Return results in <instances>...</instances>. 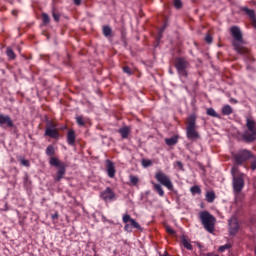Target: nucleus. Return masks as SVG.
Returning a JSON list of instances; mask_svg holds the SVG:
<instances>
[{
	"instance_id": "obj_2",
	"label": "nucleus",
	"mask_w": 256,
	"mask_h": 256,
	"mask_svg": "<svg viewBox=\"0 0 256 256\" xmlns=\"http://www.w3.org/2000/svg\"><path fill=\"white\" fill-rule=\"evenodd\" d=\"M230 33L233 37L232 46L234 51L238 53V55H249V48L243 46L245 45V40H243V33L238 26H232L230 28Z\"/></svg>"
},
{
	"instance_id": "obj_22",
	"label": "nucleus",
	"mask_w": 256,
	"mask_h": 256,
	"mask_svg": "<svg viewBox=\"0 0 256 256\" xmlns=\"http://www.w3.org/2000/svg\"><path fill=\"white\" fill-rule=\"evenodd\" d=\"M181 243L185 249L188 251H193V245H191V242L185 236H182Z\"/></svg>"
},
{
	"instance_id": "obj_18",
	"label": "nucleus",
	"mask_w": 256,
	"mask_h": 256,
	"mask_svg": "<svg viewBox=\"0 0 256 256\" xmlns=\"http://www.w3.org/2000/svg\"><path fill=\"white\" fill-rule=\"evenodd\" d=\"M75 119L79 127H85V125H87V123L89 122V119L83 117V115L76 116Z\"/></svg>"
},
{
	"instance_id": "obj_13",
	"label": "nucleus",
	"mask_w": 256,
	"mask_h": 256,
	"mask_svg": "<svg viewBox=\"0 0 256 256\" xmlns=\"http://www.w3.org/2000/svg\"><path fill=\"white\" fill-rule=\"evenodd\" d=\"M239 232V223L235 219L229 220V233L230 235H237Z\"/></svg>"
},
{
	"instance_id": "obj_34",
	"label": "nucleus",
	"mask_w": 256,
	"mask_h": 256,
	"mask_svg": "<svg viewBox=\"0 0 256 256\" xmlns=\"http://www.w3.org/2000/svg\"><path fill=\"white\" fill-rule=\"evenodd\" d=\"M20 163L23 165V167H31V163H29V160L25 158H20Z\"/></svg>"
},
{
	"instance_id": "obj_38",
	"label": "nucleus",
	"mask_w": 256,
	"mask_h": 256,
	"mask_svg": "<svg viewBox=\"0 0 256 256\" xmlns=\"http://www.w3.org/2000/svg\"><path fill=\"white\" fill-rule=\"evenodd\" d=\"M123 71L124 73H126L127 75H133V71L131 70V68L129 66H124L123 67Z\"/></svg>"
},
{
	"instance_id": "obj_4",
	"label": "nucleus",
	"mask_w": 256,
	"mask_h": 256,
	"mask_svg": "<svg viewBox=\"0 0 256 256\" xmlns=\"http://www.w3.org/2000/svg\"><path fill=\"white\" fill-rule=\"evenodd\" d=\"M198 219L204 227L205 231L207 233H215V225H217V218L213 216L209 211L207 210H202L198 213Z\"/></svg>"
},
{
	"instance_id": "obj_21",
	"label": "nucleus",
	"mask_w": 256,
	"mask_h": 256,
	"mask_svg": "<svg viewBox=\"0 0 256 256\" xmlns=\"http://www.w3.org/2000/svg\"><path fill=\"white\" fill-rule=\"evenodd\" d=\"M178 142H179V136H173L171 138H166L165 139V143L169 147H172V145H177Z\"/></svg>"
},
{
	"instance_id": "obj_15",
	"label": "nucleus",
	"mask_w": 256,
	"mask_h": 256,
	"mask_svg": "<svg viewBox=\"0 0 256 256\" xmlns=\"http://www.w3.org/2000/svg\"><path fill=\"white\" fill-rule=\"evenodd\" d=\"M118 133L121 135L122 139H129V135H131V127L129 126L121 127L118 130Z\"/></svg>"
},
{
	"instance_id": "obj_19",
	"label": "nucleus",
	"mask_w": 256,
	"mask_h": 256,
	"mask_svg": "<svg viewBox=\"0 0 256 256\" xmlns=\"http://www.w3.org/2000/svg\"><path fill=\"white\" fill-rule=\"evenodd\" d=\"M221 113L225 116L233 115V107L229 104H225L221 109Z\"/></svg>"
},
{
	"instance_id": "obj_12",
	"label": "nucleus",
	"mask_w": 256,
	"mask_h": 256,
	"mask_svg": "<svg viewBox=\"0 0 256 256\" xmlns=\"http://www.w3.org/2000/svg\"><path fill=\"white\" fill-rule=\"evenodd\" d=\"M106 173L110 179H114L117 170L115 169V163L111 160H106Z\"/></svg>"
},
{
	"instance_id": "obj_45",
	"label": "nucleus",
	"mask_w": 256,
	"mask_h": 256,
	"mask_svg": "<svg viewBox=\"0 0 256 256\" xmlns=\"http://www.w3.org/2000/svg\"><path fill=\"white\" fill-rule=\"evenodd\" d=\"M203 256H213V253H206Z\"/></svg>"
},
{
	"instance_id": "obj_14",
	"label": "nucleus",
	"mask_w": 256,
	"mask_h": 256,
	"mask_svg": "<svg viewBox=\"0 0 256 256\" xmlns=\"http://www.w3.org/2000/svg\"><path fill=\"white\" fill-rule=\"evenodd\" d=\"M67 173V165L64 164V166H61L58 168V171L56 172V176L54 177V181L59 182L63 177H65V174Z\"/></svg>"
},
{
	"instance_id": "obj_11",
	"label": "nucleus",
	"mask_w": 256,
	"mask_h": 256,
	"mask_svg": "<svg viewBox=\"0 0 256 256\" xmlns=\"http://www.w3.org/2000/svg\"><path fill=\"white\" fill-rule=\"evenodd\" d=\"M0 127H2V129H5V127H9L10 129L15 127L11 116L0 114Z\"/></svg>"
},
{
	"instance_id": "obj_39",
	"label": "nucleus",
	"mask_w": 256,
	"mask_h": 256,
	"mask_svg": "<svg viewBox=\"0 0 256 256\" xmlns=\"http://www.w3.org/2000/svg\"><path fill=\"white\" fill-rule=\"evenodd\" d=\"M24 186L25 187H31V180H29V176L24 177Z\"/></svg>"
},
{
	"instance_id": "obj_5",
	"label": "nucleus",
	"mask_w": 256,
	"mask_h": 256,
	"mask_svg": "<svg viewBox=\"0 0 256 256\" xmlns=\"http://www.w3.org/2000/svg\"><path fill=\"white\" fill-rule=\"evenodd\" d=\"M186 136L189 141H197L201 137L197 131V116L195 114L188 117Z\"/></svg>"
},
{
	"instance_id": "obj_36",
	"label": "nucleus",
	"mask_w": 256,
	"mask_h": 256,
	"mask_svg": "<svg viewBox=\"0 0 256 256\" xmlns=\"http://www.w3.org/2000/svg\"><path fill=\"white\" fill-rule=\"evenodd\" d=\"M174 7L176 9H181V7H183V3L181 2V0H174Z\"/></svg>"
},
{
	"instance_id": "obj_29",
	"label": "nucleus",
	"mask_w": 256,
	"mask_h": 256,
	"mask_svg": "<svg viewBox=\"0 0 256 256\" xmlns=\"http://www.w3.org/2000/svg\"><path fill=\"white\" fill-rule=\"evenodd\" d=\"M52 17H53L54 21H56V23H59V21L61 19V14L57 13V10L55 8H53Z\"/></svg>"
},
{
	"instance_id": "obj_35",
	"label": "nucleus",
	"mask_w": 256,
	"mask_h": 256,
	"mask_svg": "<svg viewBox=\"0 0 256 256\" xmlns=\"http://www.w3.org/2000/svg\"><path fill=\"white\" fill-rule=\"evenodd\" d=\"M130 225H132V227H134V229H141V225H139V223H137V221H135V219L130 220Z\"/></svg>"
},
{
	"instance_id": "obj_31",
	"label": "nucleus",
	"mask_w": 256,
	"mask_h": 256,
	"mask_svg": "<svg viewBox=\"0 0 256 256\" xmlns=\"http://www.w3.org/2000/svg\"><path fill=\"white\" fill-rule=\"evenodd\" d=\"M129 179H130L131 185H134V186H137V185H138V183H139V178H138L137 176L130 175V176H129Z\"/></svg>"
},
{
	"instance_id": "obj_8",
	"label": "nucleus",
	"mask_w": 256,
	"mask_h": 256,
	"mask_svg": "<svg viewBox=\"0 0 256 256\" xmlns=\"http://www.w3.org/2000/svg\"><path fill=\"white\" fill-rule=\"evenodd\" d=\"M253 152L247 149H240L233 155L234 167H239V165H243L249 159H253Z\"/></svg>"
},
{
	"instance_id": "obj_41",
	"label": "nucleus",
	"mask_w": 256,
	"mask_h": 256,
	"mask_svg": "<svg viewBox=\"0 0 256 256\" xmlns=\"http://www.w3.org/2000/svg\"><path fill=\"white\" fill-rule=\"evenodd\" d=\"M166 231L169 233V235H175V230H173V228L170 226H166Z\"/></svg>"
},
{
	"instance_id": "obj_30",
	"label": "nucleus",
	"mask_w": 256,
	"mask_h": 256,
	"mask_svg": "<svg viewBox=\"0 0 256 256\" xmlns=\"http://www.w3.org/2000/svg\"><path fill=\"white\" fill-rule=\"evenodd\" d=\"M42 21L44 25H49V23H51V18L49 17V14L42 13Z\"/></svg>"
},
{
	"instance_id": "obj_28",
	"label": "nucleus",
	"mask_w": 256,
	"mask_h": 256,
	"mask_svg": "<svg viewBox=\"0 0 256 256\" xmlns=\"http://www.w3.org/2000/svg\"><path fill=\"white\" fill-rule=\"evenodd\" d=\"M103 35L104 37H111V33H113V30L109 26H103Z\"/></svg>"
},
{
	"instance_id": "obj_20",
	"label": "nucleus",
	"mask_w": 256,
	"mask_h": 256,
	"mask_svg": "<svg viewBox=\"0 0 256 256\" xmlns=\"http://www.w3.org/2000/svg\"><path fill=\"white\" fill-rule=\"evenodd\" d=\"M216 197L217 196L215 195V191L210 190V191L206 192L205 199H206L207 203H213V201H215Z\"/></svg>"
},
{
	"instance_id": "obj_44",
	"label": "nucleus",
	"mask_w": 256,
	"mask_h": 256,
	"mask_svg": "<svg viewBox=\"0 0 256 256\" xmlns=\"http://www.w3.org/2000/svg\"><path fill=\"white\" fill-rule=\"evenodd\" d=\"M73 2H74V5H77V6L81 5V0H73Z\"/></svg>"
},
{
	"instance_id": "obj_24",
	"label": "nucleus",
	"mask_w": 256,
	"mask_h": 256,
	"mask_svg": "<svg viewBox=\"0 0 256 256\" xmlns=\"http://www.w3.org/2000/svg\"><path fill=\"white\" fill-rule=\"evenodd\" d=\"M242 11H244V13H246V15H248V17H250L251 21L256 18L255 10L244 7V8H242Z\"/></svg>"
},
{
	"instance_id": "obj_32",
	"label": "nucleus",
	"mask_w": 256,
	"mask_h": 256,
	"mask_svg": "<svg viewBox=\"0 0 256 256\" xmlns=\"http://www.w3.org/2000/svg\"><path fill=\"white\" fill-rule=\"evenodd\" d=\"M227 249H231V244H225V245H222L218 248V251L220 253H223L225 251H227Z\"/></svg>"
},
{
	"instance_id": "obj_10",
	"label": "nucleus",
	"mask_w": 256,
	"mask_h": 256,
	"mask_svg": "<svg viewBox=\"0 0 256 256\" xmlns=\"http://www.w3.org/2000/svg\"><path fill=\"white\" fill-rule=\"evenodd\" d=\"M100 197L103 201H106V203L109 201H115L117 199V195L111 187H107L104 191H102L100 193Z\"/></svg>"
},
{
	"instance_id": "obj_42",
	"label": "nucleus",
	"mask_w": 256,
	"mask_h": 256,
	"mask_svg": "<svg viewBox=\"0 0 256 256\" xmlns=\"http://www.w3.org/2000/svg\"><path fill=\"white\" fill-rule=\"evenodd\" d=\"M51 218L53 221H57L59 219V212H55L54 214H52Z\"/></svg>"
},
{
	"instance_id": "obj_25",
	"label": "nucleus",
	"mask_w": 256,
	"mask_h": 256,
	"mask_svg": "<svg viewBox=\"0 0 256 256\" xmlns=\"http://www.w3.org/2000/svg\"><path fill=\"white\" fill-rule=\"evenodd\" d=\"M190 193H192V195H201L202 190L201 187L199 185H194L190 188Z\"/></svg>"
},
{
	"instance_id": "obj_17",
	"label": "nucleus",
	"mask_w": 256,
	"mask_h": 256,
	"mask_svg": "<svg viewBox=\"0 0 256 256\" xmlns=\"http://www.w3.org/2000/svg\"><path fill=\"white\" fill-rule=\"evenodd\" d=\"M49 165H51V167H58V169L60 167H63L65 165V163L61 162V160H59V158L52 156L49 159Z\"/></svg>"
},
{
	"instance_id": "obj_16",
	"label": "nucleus",
	"mask_w": 256,
	"mask_h": 256,
	"mask_svg": "<svg viewBox=\"0 0 256 256\" xmlns=\"http://www.w3.org/2000/svg\"><path fill=\"white\" fill-rule=\"evenodd\" d=\"M75 139H77V136L75 135V130L71 129L67 133V143L71 147H74L75 145Z\"/></svg>"
},
{
	"instance_id": "obj_7",
	"label": "nucleus",
	"mask_w": 256,
	"mask_h": 256,
	"mask_svg": "<svg viewBox=\"0 0 256 256\" xmlns=\"http://www.w3.org/2000/svg\"><path fill=\"white\" fill-rule=\"evenodd\" d=\"M174 67L179 75V77H189V67H191V64L187 61V58L185 57H177L175 59Z\"/></svg>"
},
{
	"instance_id": "obj_3",
	"label": "nucleus",
	"mask_w": 256,
	"mask_h": 256,
	"mask_svg": "<svg viewBox=\"0 0 256 256\" xmlns=\"http://www.w3.org/2000/svg\"><path fill=\"white\" fill-rule=\"evenodd\" d=\"M155 179L158 183H152L154 191L158 193L160 197H165V191H163V187H166L168 191H173V182L169 175L165 174V172L159 170L155 173ZM163 185V187L161 186Z\"/></svg>"
},
{
	"instance_id": "obj_6",
	"label": "nucleus",
	"mask_w": 256,
	"mask_h": 256,
	"mask_svg": "<svg viewBox=\"0 0 256 256\" xmlns=\"http://www.w3.org/2000/svg\"><path fill=\"white\" fill-rule=\"evenodd\" d=\"M246 127L247 131L243 133L242 139L246 143H253V141H256V121L253 118H246Z\"/></svg>"
},
{
	"instance_id": "obj_40",
	"label": "nucleus",
	"mask_w": 256,
	"mask_h": 256,
	"mask_svg": "<svg viewBox=\"0 0 256 256\" xmlns=\"http://www.w3.org/2000/svg\"><path fill=\"white\" fill-rule=\"evenodd\" d=\"M132 219H133V218H131L130 215L125 214V215L123 216V218H122V221H123V223H129V221L131 222Z\"/></svg>"
},
{
	"instance_id": "obj_23",
	"label": "nucleus",
	"mask_w": 256,
	"mask_h": 256,
	"mask_svg": "<svg viewBox=\"0 0 256 256\" xmlns=\"http://www.w3.org/2000/svg\"><path fill=\"white\" fill-rule=\"evenodd\" d=\"M206 113L207 115H209V117H215L216 119H221V115H219L214 108H208L206 110Z\"/></svg>"
},
{
	"instance_id": "obj_9",
	"label": "nucleus",
	"mask_w": 256,
	"mask_h": 256,
	"mask_svg": "<svg viewBox=\"0 0 256 256\" xmlns=\"http://www.w3.org/2000/svg\"><path fill=\"white\" fill-rule=\"evenodd\" d=\"M44 135L45 137H50L51 139H59V130H57V124H54L53 121L48 122Z\"/></svg>"
},
{
	"instance_id": "obj_27",
	"label": "nucleus",
	"mask_w": 256,
	"mask_h": 256,
	"mask_svg": "<svg viewBox=\"0 0 256 256\" xmlns=\"http://www.w3.org/2000/svg\"><path fill=\"white\" fill-rule=\"evenodd\" d=\"M6 55H7V57H8L11 61L15 60L16 57H17V55H15V52L13 51L12 48H7V50H6Z\"/></svg>"
},
{
	"instance_id": "obj_37",
	"label": "nucleus",
	"mask_w": 256,
	"mask_h": 256,
	"mask_svg": "<svg viewBox=\"0 0 256 256\" xmlns=\"http://www.w3.org/2000/svg\"><path fill=\"white\" fill-rule=\"evenodd\" d=\"M205 41H206V43H208L209 45H211V43H213V36L210 35V34H207V35L205 36Z\"/></svg>"
},
{
	"instance_id": "obj_33",
	"label": "nucleus",
	"mask_w": 256,
	"mask_h": 256,
	"mask_svg": "<svg viewBox=\"0 0 256 256\" xmlns=\"http://www.w3.org/2000/svg\"><path fill=\"white\" fill-rule=\"evenodd\" d=\"M142 165L144 167H151V165H153V161L150 159H142Z\"/></svg>"
},
{
	"instance_id": "obj_26",
	"label": "nucleus",
	"mask_w": 256,
	"mask_h": 256,
	"mask_svg": "<svg viewBox=\"0 0 256 256\" xmlns=\"http://www.w3.org/2000/svg\"><path fill=\"white\" fill-rule=\"evenodd\" d=\"M46 155L50 158L53 157L55 155V146L48 145L46 148Z\"/></svg>"
},
{
	"instance_id": "obj_43",
	"label": "nucleus",
	"mask_w": 256,
	"mask_h": 256,
	"mask_svg": "<svg viewBox=\"0 0 256 256\" xmlns=\"http://www.w3.org/2000/svg\"><path fill=\"white\" fill-rule=\"evenodd\" d=\"M176 165H177L178 169H180L181 171H183V162L177 161V162H176Z\"/></svg>"
},
{
	"instance_id": "obj_1",
	"label": "nucleus",
	"mask_w": 256,
	"mask_h": 256,
	"mask_svg": "<svg viewBox=\"0 0 256 256\" xmlns=\"http://www.w3.org/2000/svg\"><path fill=\"white\" fill-rule=\"evenodd\" d=\"M231 175L233 177L232 187L235 195V200L239 201L242 196L241 192L245 187V174L239 170L238 166H233L231 168Z\"/></svg>"
}]
</instances>
